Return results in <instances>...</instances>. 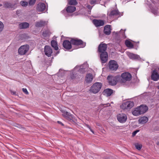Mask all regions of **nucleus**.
Instances as JSON below:
<instances>
[{"label":"nucleus","instance_id":"obj_48","mask_svg":"<svg viewBox=\"0 0 159 159\" xmlns=\"http://www.w3.org/2000/svg\"><path fill=\"white\" fill-rule=\"evenodd\" d=\"M104 159H109V158L108 157L105 158Z\"/></svg>","mask_w":159,"mask_h":159},{"label":"nucleus","instance_id":"obj_4","mask_svg":"<svg viewBox=\"0 0 159 159\" xmlns=\"http://www.w3.org/2000/svg\"><path fill=\"white\" fill-rule=\"evenodd\" d=\"M71 43L73 45L79 46L80 45L81 47H84L85 46V43L81 39H72L70 40Z\"/></svg>","mask_w":159,"mask_h":159},{"label":"nucleus","instance_id":"obj_21","mask_svg":"<svg viewBox=\"0 0 159 159\" xmlns=\"http://www.w3.org/2000/svg\"><path fill=\"white\" fill-rule=\"evenodd\" d=\"M148 120V117L146 116H143L139 118V122L140 124H144L147 122Z\"/></svg>","mask_w":159,"mask_h":159},{"label":"nucleus","instance_id":"obj_10","mask_svg":"<svg viewBox=\"0 0 159 159\" xmlns=\"http://www.w3.org/2000/svg\"><path fill=\"white\" fill-rule=\"evenodd\" d=\"M107 48V44L101 43L98 46V51L99 53L106 52Z\"/></svg>","mask_w":159,"mask_h":159},{"label":"nucleus","instance_id":"obj_33","mask_svg":"<svg viewBox=\"0 0 159 159\" xmlns=\"http://www.w3.org/2000/svg\"><path fill=\"white\" fill-rule=\"evenodd\" d=\"M135 147L137 149H141L142 145L140 143H137L135 144Z\"/></svg>","mask_w":159,"mask_h":159},{"label":"nucleus","instance_id":"obj_18","mask_svg":"<svg viewBox=\"0 0 159 159\" xmlns=\"http://www.w3.org/2000/svg\"><path fill=\"white\" fill-rule=\"evenodd\" d=\"M66 10L68 13H72L75 11L76 8L75 6H69L66 7Z\"/></svg>","mask_w":159,"mask_h":159},{"label":"nucleus","instance_id":"obj_39","mask_svg":"<svg viewBox=\"0 0 159 159\" xmlns=\"http://www.w3.org/2000/svg\"><path fill=\"white\" fill-rule=\"evenodd\" d=\"M139 130H137L134 131L133 133H132V136H134L139 131Z\"/></svg>","mask_w":159,"mask_h":159},{"label":"nucleus","instance_id":"obj_51","mask_svg":"<svg viewBox=\"0 0 159 159\" xmlns=\"http://www.w3.org/2000/svg\"><path fill=\"white\" fill-rule=\"evenodd\" d=\"M59 53V52H57V53Z\"/></svg>","mask_w":159,"mask_h":159},{"label":"nucleus","instance_id":"obj_46","mask_svg":"<svg viewBox=\"0 0 159 159\" xmlns=\"http://www.w3.org/2000/svg\"><path fill=\"white\" fill-rule=\"evenodd\" d=\"M88 128H89L90 129V131L92 132H93V131L92 130V129H91V128L88 125Z\"/></svg>","mask_w":159,"mask_h":159},{"label":"nucleus","instance_id":"obj_5","mask_svg":"<svg viewBox=\"0 0 159 159\" xmlns=\"http://www.w3.org/2000/svg\"><path fill=\"white\" fill-rule=\"evenodd\" d=\"M118 67L117 62L114 60H111L109 62V68L110 70L116 71Z\"/></svg>","mask_w":159,"mask_h":159},{"label":"nucleus","instance_id":"obj_20","mask_svg":"<svg viewBox=\"0 0 159 159\" xmlns=\"http://www.w3.org/2000/svg\"><path fill=\"white\" fill-rule=\"evenodd\" d=\"M93 80V76L92 74L89 73L87 74L86 76V81L87 83H90Z\"/></svg>","mask_w":159,"mask_h":159},{"label":"nucleus","instance_id":"obj_35","mask_svg":"<svg viewBox=\"0 0 159 159\" xmlns=\"http://www.w3.org/2000/svg\"><path fill=\"white\" fill-rule=\"evenodd\" d=\"M36 0H30L29 5L30 6L33 5L35 3Z\"/></svg>","mask_w":159,"mask_h":159},{"label":"nucleus","instance_id":"obj_28","mask_svg":"<svg viewBox=\"0 0 159 159\" xmlns=\"http://www.w3.org/2000/svg\"><path fill=\"white\" fill-rule=\"evenodd\" d=\"M125 45L127 47L130 48H133L134 45L132 43L129 41L126 40L125 43Z\"/></svg>","mask_w":159,"mask_h":159},{"label":"nucleus","instance_id":"obj_9","mask_svg":"<svg viewBox=\"0 0 159 159\" xmlns=\"http://www.w3.org/2000/svg\"><path fill=\"white\" fill-rule=\"evenodd\" d=\"M117 119L118 121L121 123L125 122L127 119V116L124 114H119L117 116Z\"/></svg>","mask_w":159,"mask_h":159},{"label":"nucleus","instance_id":"obj_41","mask_svg":"<svg viewBox=\"0 0 159 159\" xmlns=\"http://www.w3.org/2000/svg\"><path fill=\"white\" fill-rule=\"evenodd\" d=\"M70 77L71 79H75V74H73V73H72L71 74Z\"/></svg>","mask_w":159,"mask_h":159},{"label":"nucleus","instance_id":"obj_52","mask_svg":"<svg viewBox=\"0 0 159 159\" xmlns=\"http://www.w3.org/2000/svg\"><path fill=\"white\" fill-rule=\"evenodd\" d=\"M122 29H121V30H120V31H121H121H122Z\"/></svg>","mask_w":159,"mask_h":159},{"label":"nucleus","instance_id":"obj_45","mask_svg":"<svg viewBox=\"0 0 159 159\" xmlns=\"http://www.w3.org/2000/svg\"><path fill=\"white\" fill-rule=\"evenodd\" d=\"M57 123L60 124H61V125H62L63 126L64 125L61 122V121H57Z\"/></svg>","mask_w":159,"mask_h":159},{"label":"nucleus","instance_id":"obj_37","mask_svg":"<svg viewBox=\"0 0 159 159\" xmlns=\"http://www.w3.org/2000/svg\"><path fill=\"white\" fill-rule=\"evenodd\" d=\"M4 25L3 23L0 21V32H1L3 29Z\"/></svg>","mask_w":159,"mask_h":159},{"label":"nucleus","instance_id":"obj_47","mask_svg":"<svg viewBox=\"0 0 159 159\" xmlns=\"http://www.w3.org/2000/svg\"><path fill=\"white\" fill-rule=\"evenodd\" d=\"M157 144L158 145H159V142H158L157 143Z\"/></svg>","mask_w":159,"mask_h":159},{"label":"nucleus","instance_id":"obj_38","mask_svg":"<svg viewBox=\"0 0 159 159\" xmlns=\"http://www.w3.org/2000/svg\"><path fill=\"white\" fill-rule=\"evenodd\" d=\"M61 12L65 16H66V15H67V14L68 13L66 11V8L64 10L61 11Z\"/></svg>","mask_w":159,"mask_h":159},{"label":"nucleus","instance_id":"obj_11","mask_svg":"<svg viewBox=\"0 0 159 159\" xmlns=\"http://www.w3.org/2000/svg\"><path fill=\"white\" fill-rule=\"evenodd\" d=\"M93 22L96 27L102 26L104 24V21L100 20L94 19Z\"/></svg>","mask_w":159,"mask_h":159},{"label":"nucleus","instance_id":"obj_36","mask_svg":"<svg viewBox=\"0 0 159 159\" xmlns=\"http://www.w3.org/2000/svg\"><path fill=\"white\" fill-rule=\"evenodd\" d=\"M79 71L81 73H84L85 72V70L84 68H83L81 67H80V69H79Z\"/></svg>","mask_w":159,"mask_h":159},{"label":"nucleus","instance_id":"obj_50","mask_svg":"<svg viewBox=\"0 0 159 159\" xmlns=\"http://www.w3.org/2000/svg\"><path fill=\"white\" fill-rule=\"evenodd\" d=\"M157 88L158 89H159V85L157 86Z\"/></svg>","mask_w":159,"mask_h":159},{"label":"nucleus","instance_id":"obj_49","mask_svg":"<svg viewBox=\"0 0 159 159\" xmlns=\"http://www.w3.org/2000/svg\"><path fill=\"white\" fill-rule=\"evenodd\" d=\"M2 6V5L1 4H0V7H1Z\"/></svg>","mask_w":159,"mask_h":159},{"label":"nucleus","instance_id":"obj_27","mask_svg":"<svg viewBox=\"0 0 159 159\" xmlns=\"http://www.w3.org/2000/svg\"><path fill=\"white\" fill-rule=\"evenodd\" d=\"M132 114L134 115L135 116H138L141 115L138 107L136 108L135 110L132 111Z\"/></svg>","mask_w":159,"mask_h":159},{"label":"nucleus","instance_id":"obj_44","mask_svg":"<svg viewBox=\"0 0 159 159\" xmlns=\"http://www.w3.org/2000/svg\"><path fill=\"white\" fill-rule=\"evenodd\" d=\"M87 7L88 8L89 10H91L92 8V7L90 6V5H88L87 6Z\"/></svg>","mask_w":159,"mask_h":159},{"label":"nucleus","instance_id":"obj_2","mask_svg":"<svg viewBox=\"0 0 159 159\" xmlns=\"http://www.w3.org/2000/svg\"><path fill=\"white\" fill-rule=\"evenodd\" d=\"M119 78V76H113L112 75H109L107 77V79L109 85L114 86L116 85Z\"/></svg>","mask_w":159,"mask_h":159},{"label":"nucleus","instance_id":"obj_6","mask_svg":"<svg viewBox=\"0 0 159 159\" xmlns=\"http://www.w3.org/2000/svg\"><path fill=\"white\" fill-rule=\"evenodd\" d=\"M134 106V103L133 102L127 101L122 103L120 107L123 109H130Z\"/></svg>","mask_w":159,"mask_h":159},{"label":"nucleus","instance_id":"obj_3","mask_svg":"<svg viewBox=\"0 0 159 159\" xmlns=\"http://www.w3.org/2000/svg\"><path fill=\"white\" fill-rule=\"evenodd\" d=\"M122 79L120 81L122 83H125L127 81H129L131 79V75L128 72H125L121 75Z\"/></svg>","mask_w":159,"mask_h":159},{"label":"nucleus","instance_id":"obj_53","mask_svg":"<svg viewBox=\"0 0 159 159\" xmlns=\"http://www.w3.org/2000/svg\"><path fill=\"white\" fill-rule=\"evenodd\" d=\"M125 30H126V29H125V30H124V31H125Z\"/></svg>","mask_w":159,"mask_h":159},{"label":"nucleus","instance_id":"obj_12","mask_svg":"<svg viewBox=\"0 0 159 159\" xmlns=\"http://www.w3.org/2000/svg\"><path fill=\"white\" fill-rule=\"evenodd\" d=\"M44 52L46 55L50 57L51 56L52 53V50L50 46H45L44 47Z\"/></svg>","mask_w":159,"mask_h":159},{"label":"nucleus","instance_id":"obj_15","mask_svg":"<svg viewBox=\"0 0 159 159\" xmlns=\"http://www.w3.org/2000/svg\"><path fill=\"white\" fill-rule=\"evenodd\" d=\"M46 7L45 4L43 3H39L37 7V10L39 11H43L46 9Z\"/></svg>","mask_w":159,"mask_h":159},{"label":"nucleus","instance_id":"obj_29","mask_svg":"<svg viewBox=\"0 0 159 159\" xmlns=\"http://www.w3.org/2000/svg\"><path fill=\"white\" fill-rule=\"evenodd\" d=\"M68 4L71 5H75L78 4L76 0H69Z\"/></svg>","mask_w":159,"mask_h":159},{"label":"nucleus","instance_id":"obj_7","mask_svg":"<svg viewBox=\"0 0 159 159\" xmlns=\"http://www.w3.org/2000/svg\"><path fill=\"white\" fill-rule=\"evenodd\" d=\"M29 48V47L28 45L22 46L19 48L18 52L21 55H24L28 51Z\"/></svg>","mask_w":159,"mask_h":159},{"label":"nucleus","instance_id":"obj_13","mask_svg":"<svg viewBox=\"0 0 159 159\" xmlns=\"http://www.w3.org/2000/svg\"><path fill=\"white\" fill-rule=\"evenodd\" d=\"M71 41L68 40H64L63 43V47L67 50L70 49L71 48Z\"/></svg>","mask_w":159,"mask_h":159},{"label":"nucleus","instance_id":"obj_43","mask_svg":"<svg viewBox=\"0 0 159 159\" xmlns=\"http://www.w3.org/2000/svg\"><path fill=\"white\" fill-rule=\"evenodd\" d=\"M10 91L11 92L12 94H13L14 95H16V92L13 91L12 90H10Z\"/></svg>","mask_w":159,"mask_h":159},{"label":"nucleus","instance_id":"obj_42","mask_svg":"<svg viewBox=\"0 0 159 159\" xmlns=\"http://www.w3.org/2000/svg\"><path fill=\"white\" fill-rule=\"evenodd\" d=\"M96 2V0H91L90 3L91 4H93L95 3Z\"/></svg>","mask_w":159,"mask_h":159},{"label":"nucleus","instance_id":"obj_22","mask_svg":"<svg viewBox=\"0 0 159 159\" xmlns=\"http://www.w3.org/2000/svg\"><path fill=\"white\" fill-rule=\"evenodd\" d=\"M29 24L27 22H23L19 25V28L20 29H26L29 27Z\"/></svg>","mask_w":159,"mask_h":159},{"label":"nucleus","instance_id":"obj_1","mask_svg":"<svg viewBox=\"0 0 159 159\" xmlns=\"http://www.w3.org/2000/svg\"><path fill=\"white\" fill-rule=\"evenodd\" d=\"M102 86V84L100 83H95L91 86L90 90L94 93H98L100 90Z\"/></svg>","mask_w":159,"mask_h":159},{"label":"nucleus","instance_id":"obj_17","mask_svg":"<svg viewBox=\"0 0 159 159\" xmlns=\"http://www.w3.org/2000/svg\"><path fill=\"white\" fill-rule=\"evenodd\" d=\"M138 108L141 114L145 113L147 111L148 109L147 106L143 105L140 106L138 107Z\"/></svg>","mask_w":159,"mask_h":159},{"label":"nucleus","instance_id":"obj_32","mask_svg":"<svg viewBox=\"0 0 159 159\" xmlns=\"http://www.w3.org/2000/svg\"><path fill=\"white\" fill-rule=\"evenodd\" d=\"M11 3L8 2H6L4 4V7L5 8H9L11 7Z\"/></svg>","mask_w":159,"mask_h":159},{"label":"nucleus","instance_id":"obj_14","mask_svg":"<svg viewBox=\"0 0 159 159\" xmlns=\"http://www.w3.org/2000/svg\"><path fill=\"white\" fill-rule=\"evenodd\" d=\"M151 79L154 81H157L159 79V75L156 70H153L151 76Z\"/></svg>","mask_w":159,"mask_h":159},{"label":"nucleus","instance_id":"obj_40","mask_svg":"<svg viewBox=\"0 0 159 159\" xmlns=\"http://www.w3.org/2000/svg\"><path fill=\"white\" fill-rule=\"evenodd\" d=\"M22 90H23V92H24L25 94H28L29 93L26 89L23 88Z\"/></svg>","mask_w":159,"mask_h":159},{"label":"nucleus","instance_id":"obj_26","mask_svg":"<svg viewBox=\"0 0 159 159\" xmlns=\"http://www.w3.org/2000/svg\"><path fill=\"white\" fill-rule=\"evenodd\" d=\"M51 34V33L50 31L49 30H48L43 31V35L44 37H46L49 36Z\"/></svg>","mask_w":159,"mask_h":159},{"label":"nucleus","instance_id":"obj_30","mask_svg":"<svg viewBox=\"0 0 159 159\" xmlns=\"http://www.w3.org/2000/svg\"><path fill=\"white\" fill-rule=\"evenodd\" d=\"M118 14V11L117 10H115L111 11L110 15L111 16H114L117 15Z\"/></svg>","mask_w":159,"mask_h":159},{"label":"nucleus","instance_id":"obj_34","mask_svg":"<svg viewBox=\"0 0 159 159\" xmlns=\"http://www.w3.org/2000/svg\"><path fill=\"white\" fill-rule=\"evenodd\" d=\"M62 115L66 117H68L71 115V114L67 111H64Z\"/></svg>","mask_w":159,"mask_h":159},{"label":"nucleus","instance_id":"obj_23","mask_svg":"<svg viewBox=\"0 0 159 159\" xmlns=\"http://www.w3.org/2000/svg\"><path fill=\"white\" fill-rule=\"evenodd\" d=\"M113 93V90L109 89H105L103 92L107 96H111Z\"/></svg>","mask_w":159,"mask_h":159},{"label":"nucleus","instance_id":"obj_8","mask_svg":"<svg viewBox=\"0 0 159 159\" xmlns=\"http://www.w3.org/2000/svg\"><path fill=\"white\" fill-rule=\"evenodd\" d=\"M100 56L102 63H106L107 60L108 54L107 52H100Z\"/></svg>","mask_w":159,"mask_h":159},{"label":"nucleus","instance_id":"obj_16","mask_svg":"<svg viewBox=\"0 0 159 159\" xmlns=\"http://www.w3.org/2000/svg\"><path fill=\"white\" fill-rule=\"evenodd\" d=\"M47 21L41 20L39 21H37L36 22L35 26L37 27H42L47 25Z\"/></svg>","mask_w":159,"mask_h":159},{"label":"nucleus","instance_id":"obj_24","mask_svg":"<svg viewBox=\"0 0 159 159\" xmlns=\"http://www.w3.org/2000/svg\"><path fill=\"white\" fill-rule=\"evenodd\" d=\"M127 54L129 58L131 59H135L138 58V55L133 53L128 52Z\"/></svg>","mask_w":159,"mask_h":159},{"label":"nucleus","instance_id":"obj_31","mask_svg":"<svg viewBox=\"0 0 159 159\" xmlns=\"http://www.w3.org/2000/svg\"><path fill=\"white\" fill-rule=\"evenodd\" d=\"M20 4L23 7H26L28 5V2L24 1H21L20 2Z\"/></svg>","mask_w":159,"mask_h":159},{"label":"nucleus","instance_id":"obj_25","mask_svg":"<svg viewBox=\"0 0 159 159\" xmlns=\"http://www.w3.org/2000/svg\"><path fill=\"white\" fill-rule=\"evenodd\" d=\"M51 44L52 46L56 50L58 49V48L57 46V43L56 41L55 40H52L51 42Z\"/></svg>","mask_w":159,"mask_h":159},{"label":"nucleus","instance_id":"obj_19","mask_svg":"<svg viewBox=\"0 0 159 159\" xmlns=\"http://www.w3.org/2000/svg\"><path fill=\"white\" fill-rule=\"evenodd\" d=\"M104 32L105 34L107 35H109L111 32L110 25H107L104 27Z\"/></svg>","mask_w":159,"mask_h":159}]
</instances>
